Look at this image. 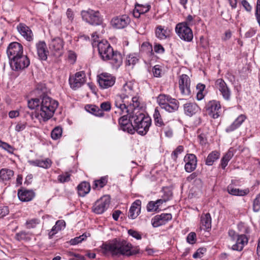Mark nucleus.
<instances>
[{
  "label": "nucleus",
  "mask_w": 260,
  "mask_h": 260,
  "mask_svg": "<svg viewBox=\"0 0 260 260\" xmlns=\"http://www.w3.org/2000/svg\"><path fill=\"white\" fill-rule=\"evenodd\" d=\"M183 109L185 114L191 117L198 111L199 108L194 103H187L184 104Z\"/></svg>",
  "instance_id": "nucleus-29"
},
{
  "label": "nucleus",
  "mask_w": 260,
  "mask_h": 260,
  "mask_svg": "<svg viewBox=\"0 0 260 260\" xmlns=\"http://www.w3.org/2000/svg\"><path fill=\"white\" fill-rule=\"evenodd\" d=\"M161 69L159 68V65H155L152 69V72L154 76L156 77L160 76Z\"/></svg>",
  "instance_id": "nucleus-62"
},
{
  "label": "nucleus",
  "mask_w": 260,
  "mask_h": 260,
  "mask_svg": "<svg viewBox=\"0 0 260 260\" xmlns=\"http://www.w3.org/2000/svg\"><path fill=\"white\" fill-rule=\"evenodd\" d=\"M150 7V6L149 5H143L136 4L133 12L134 16L136 18H139L141 14H143L148 12Z\"/></svg>",
  "instance_id": "nucleus-32"
},
{
  "label": "nucleus",
  "mask_w": 260,
  "mask_h": 260,
  "mask_svg": "<svg viewBox=\"0 0 260 260\" xmlns=\"http://www.w3.org/2000/svg\"><path fill=\"white\" fill-rule=\"evenodd\" d=\"M246 118V117L245 115H240L230 125L225 128V132L230 133L237 129L241 125Z\"/></svg>",
  "instance_id": "nucleus-28"
},
{
  "label": "nucleus",
  "mask_w": 260,
  "mask_h": 260,
  "mask_svg": "<svg viewBox=\"0 0 260 260\" xmlns=\"http://www.w3.org/2000/svg\"><path fill=\"white\" fill-rule=\"evenodd\" d=\"M155 35L160 40H165L170 35V30L168 28H165L161 25H158L156 27Z\"/></svg>",
  "instance_id": "nucleus-31"
},
{
  "label": "nucleus",
  "mask_w": 260,
  "mask_h": 260,
  "mask_svg": "<svg viewBox=\"0 0 260 260\" xmlns=\"http://www.w3.org/2000/svg\"><path fill=\"white\" fill-rule=\"evenodd\" d=\"M229 236L232 242H236V243L232 246L233 250L241 251L245 244H247L248 239L244 235H239L237 234L235 231L230 230L228 232Z\"/></svg>",
  "instance_id": "nucleus-9"
},
{
  "label": "nucleus",
  "mask_w": 260,
  "mask_h": 260,
  "mask_svg": "<svg viewBox=\"0 0 260 260\" xmlns=\"http://www.w3.org/2000/svg\"><path fill=\"white\" fill-rule=\"evenodd\" d=\"M87 236L86 234H83L82 235H80L78 237H76L73 239H72L70 241V243L71 245H77L81 242H82L83 241H84L87 238Z\"/></svg>",
  "instance_id": "nucleus-45"
},
{
  "label": "nucleus",
  "mask_w": 260,
  "mask_h": 260,
  "mask_svg": "<svg viewBox=\"0 0 260 260\" xmlns=\"http://www.w3.org/2000/svg\"><path fill=\"white\" fill-rule=\"evenodd\" d=\"M206 249L205 248H200L197 251L193 254V257L194 258H197L202 257L203 254L206 252Z\"/></svg>",
  "instance_id": "nucleus-55"
},
{
  "label": "nucleus",
  "mask_w": 260,
  "mask_h": 260,
  "mask_svg": "<svg viewBox=\"0 0 260 260\" xmlns=\"http://www.w3.org/2000/svg\"><path fill=\"white\" fill-rule=\"evenodd\" d=\"M17 29L20 34L27 41H31L33 40V34L30 28L26 24L20 23L17 26Z\"/></svg>",
  "instance_id": "nucleus-25"
},
{
  "label": "nucleus",
  "mask_w": 260,
  "mask_h": 260,
  "mask_svg": "<svg viewBox=\"0 0 260 260\" xmlns=\"http://www.w3.org/2000/svg\"><path fill=\"white\" fill-rule=\"evenodd\" d=\"M190 80L186 74H182L179 80V87L181 94L184 96H189L191 94Z\"/></svg>",
  "instance_id": "nucleus-19"
},
{
  "label": "nucleus",
  "mask_w": 260,
  "mask_h": 260,
  "mask_svg": "<svg viewBox=\"0 0 260 260\" xmlns=\"http://www.w3.org/2000/svg\"><path fill=\"white\" fill-rule=\"evenodd\" d=\"M108 179L106 176L102 177L100 179L95 180L94 186L95 188L101 189L105 186L107 183Z\"/></svg>",
  "instance_id": "nucleus-44"
},
{
  "label": "nucleus",
  "mask_w": 260,
  "mask_h": 260,
  "mask_svg": "<svg viewBox=\"0 0 260 260\" xmlns=\"http://www.w3.org/2000/svg\"><path fill=\"white\" fill-rule=\"evenodd\" d=\"M154 50L157 53L162 54L165 52V49L160 44H155L154 46Z\"/></svg>",
  "instance_id": "nucleus-61"
},
{
  "label": "nucleus",
  "mask_w": 260,
  "mask_h": 260,
  "mask_svg": "<svg viewBox=\"0 0 260 260\" xmlns=\"http://www.w3.org/2000/svg\"><path fill=\"white\" fill-rule=\"evenodd\" d=\"M215 85L223 99L226 101H230L231 91L225 81L222 79H218L215 81Z\"/></svg>",
  "instance_id": "nucleus-18"
},
{
  "label": "nucleus",
  "mask_w": 260,
  "mask_h": 260,
  "mask_svg": "<svg viewBox=\"0 0 260 260\" xmlns=\"http://www.w3.org/2000/svg\"><path fill=\"white\" fill-rule=\"evenodd\" d=\"M28 162L31 166L39 167L44 169L49 168L52 164L51 160L49 158H46L45 160H30L28 161Z\"/></svg>",
  "instance_id": "nucleus-30"
},
{
  "label": "nucleus",
  "mask_w": 260,
  "mask_h": 260,
  "mask_svg": "<svg viewBox=\"0 0 260 260\" xmlns=\"http://www.w3.org/2000/svg\"><path fill=\"white\" fill-rule=\"evenodd\" d=\"M55 225L57 227V230L61 231L65 228L66 222L63 220H59L56 222Z\"/></svg>",
  "instance_id": "nucleus-63"
},
{
  "label": "nucleus",
  "mask_w": 260,
  "mask_h": 260,
  "mask_svg": "<svg viewBox=\"0 0 260 260\" xmlns=\"http://www.w3.org/2000/svg\"><path fill=\"white\" fill-rule=\"evenodd\" d=\"M220 153L217 151H213L208 155L206 159V165L211 166L214 162L219 158Z\"/></svg>",
  "instance_id": "nucleus-37"
},
{
  "label": "nucleus",
  "mask_w": 260,
  "mask_h": 260,
  "mask_svg": "<svg viewBox=\"0 0 260 260\" xmlns=\"http://www.w3.org/2000/svg\"><path fill=\"white\" fill-rule=\"evenodd\" d=\"M40 220L37 218H34L26 221V226L27 229L35 228L40 223Z\"/></svg>",
  "instance_id": "nucleus-49"
},
{
  "label": "nucleus",
  "mask_w": 260,
  "mask_h": 260,
  "mask_svg": "<svg viewBox=\"0 0 260 260\" xmlns=\"http://www.w3.org/2000/svg\"><path fill=\"white\" fill-rule=\"evenodd\" d=\"M240 4L247 12H251L252 7L247 0H240Z\"/></svg>",
  "instance_id": "nucleus-52"
},
{
  "label": "nucleus",
  "mask_w": 260,
  "mask_h": 260,
  "mask_svg": "<svg viewBox=\"0 0 260 260\" xmlns=\"http://www.w3.org/2000/svg\"><path fill=\"white\" fill-rule=\"evenodd\" d=\"M198 138L197 140L201 145H205L207 144V132H203L202 129H200L198 131Z\"/></svg>",
  "instance_id": "nucleus-40"
},
{
  "label": "nucleus",
  "mask_w": 260,
  "mask_h": 260,
  "mask_svg": "<svg viewBox=\"0 0 260 260\" xmlns=\"http://www.w3.org/2000/svg\"><path fill=\"white\" fill-rule=\"evenodd\" d=\"M7 53L9 61H12L23 54V46L18 42H12L7 48Z\"/></svg>",
  "instance_id": "nucleus-15"
},
{
  "label": "nucleus",
  "mask_w": 260,
  "mask_h": 260,
  "mask_svg": "<svg viewBox=\"0 0 260 260\" xmlns=\"http://www.w3.org/2000/svg\"><path fill=\"white\" fill-rule=\"evenodd\" d=\"M141 201L136 200L132 205L128 212V217L132 219H135L141 211Z\"/></svg>",
  "instance_id": "nucleus-26"
},
{
  "label": "nucleus",
  "mask_w": 260,
  "mask_h": 260,
  "mask_svg": "<svg viewBox=\"0 0 260 260\" xmlns=\"http://www.w3.org/2000/svg\"><path fill=\"white\" fill-rule=\"evenodd\" d=\"M9 212V208L7 206L0 207V218H3Z\"/></svg>",
  "instance_id": "nucleus-60"
},
{
  "label": "nucleus",
  "mask_w": 260,
  "mask_h": 260,
  "mask_svg": "<svg viewBox=\"0 0 260 260\" xmlns=\"http://www.w3.org/2000/svg\"><path fill=\"white\" fill-rule=\"evenodd\" d=\"M64 42L60 37L52 38L49 43V47L51 50L61 54L63 48Z\"/></svg>",
  "instance_id": "nucleus-23"
},
{
  "label": "nucleus",
  "mask_w": 260,
  "mask_h": 260,
  "mask_svg": "<svg viewBox=\"0 0 260 260\" xmlns=\"http://www.w3.org/2000/svg\"><path fill=\"white\" fill-rule=\"evenodd\" d=\"M172 216L171 213H162L155 216L151 219V223L153 227L156 228L165 224L168 221L171 220Z\"/></svg>",
  "instance_id": "nucleus-21"
},
{
  "label": "nucleus",
  "mask_w": 260,
  "mask_h": 260,
  "mask_svg": "<svg viewBox=\"0 0 260 260\" xmlns=\"http://www.w3.org/2000/svg\"><path fill=\"white\" fill-rule=\"evenodd\" d=\"M30 64L27 55L23 54L10 61V67L13 71H18L26 68Z\"/></svg>",
  "instance_id": "nucleus-10"
},
{
  "label": "nucleus",
  "mask_w": 260,
  "mask_h": 260,
  "mask_svg": "<svg viewBox=\"0 0 260 260\" xmlns=\"http://www.w3.org/2000/svg\"><path fill=\"white\" fill-rule=\"evenodd\" d=\"M172 197V192L169 189L164 190V195L162 196L163 199L166 202L170 200Z\"/></svg>",
  "instance_id": "nucleus-59"
},
{
  "label": "nucleus",
  "mask_w": 260,
  "mask_h": 260,
  "mask_svg": "<svg viewBox=\"0 0 260 260\" xmlns=\"http://www.w3.org/2000/svg\"><path fill=\"white\" fill-rule=\"evenodd\" d=\"M111 108V104L109 102H105L101 104L100 110H102L103 112H104V111H109Z\"/></svg>",
  "instance_id": "nucleus-54"
},
{
  "label": "nucleus",
  "mask_w": 260,
  "mask_h": 260,
  "mask_svg": "<svg viewBox=\"0 0 260 260\" xmlns=\"http://www.w3.org/2000/svg\"><path fill=\"white\" fill-rule=\"evenodd\" d=\"M35 193L32 190L25 189H19L18 191V197L19 200L22 202H28L32 200Z\"/></svg>",
  "instance_id": "nucleus-27"
},
{
  "label": "nucleus",
  "mask_w": 260,
  "mask_h": 260,
  "mask_svg": "<svg viewBox=\"0 0 260 260\" xmlns=\"http://www.w3.org/2000/svg\"><path fill=\"white\" fill-rule=\"evenodd\" d=\"M148 212H157L158 211V205L154 201H150L147 205Z\"/></svg>",
  "instance_id": "nucleus-51"
},
{
  "label": "nucleus",
  "mask_w": 260,
  "mask_h": 260,
  "mask_svg": "<svg viewBox=\"0 0 260 260\" xmlns=\"http://www.w3.org/2000/svg\"><path fill=\"white\" fill-rule=\"evenodd\" d=\"M135 94L134 83L132 82H126L121 90V93L115 97V106L117 108H125L128 100Z\"/></svg>",
  "instance_id": "nucleus-5"
},
{
  "label": "nucleus",
  "mask_w": 260,
  "mask_h": 260,
  "mask_svg": "<svg viewBox=\"0 0 260 260\" xmlns=\"http://www.w3.org/2000/svg\"><path fill=\"white\" fill-rule=\"evenodd\" d=\"M184 161L185 162L184 169L186 172L190 173L196 169L197 165V159L194 154H186L184 158Z\"/></svg>",
  "instance_id": "nucleus-22"
},
{
  "label": "nucleus",
  "mask_w": 260,
  "mask_h": 260,
  "mask_svg": "<svg viewBox=\"0 0 260 260\" xmlns=\"http://www.w3.org/2000/svg\"><path fill=\"white\" fill-rule=\"evenodd\" d=\"M125 106V108H117V110L115 111V113H119V114L123 113L124 112L129 113V112H133L136 109L137 111H140V101L139 98L134 96L130 97L128 100L127 104H126Z\"/></svg>",
  "instance_id": "nucleus-12"
},
{
  "label": "nucleus",
  "mask_w": 260,
  "mask_h": 260,
  "mask_svg": "<svg viewBox=\"0 0 260 260\" xmlns=\"http://www.w3.org/2000/svg\"><path fill=\"white\" fill-rule=\"evenodd\" d=\"M183 151V147H177V148L172 152L171 154L172 158L176 160L179 154Z\"/></svg>",
  "instance_id": "nucleus-56"
},
{
  "label": "nucleus",
  "mask_w": 260,
  "mask_h": 260,
  "mask_svg": "<svg viewBox=\"0 0 260 260\" xmlns=\"http://www.w3.org/2000/svg\"><path fill=\"white\" fill-rule=\"evenodd\" d=\"M234 154L232 151H229L222 158L221 160V166L223 169L227 166L229 161L233 156Z\"/></svg>",
  "instance_id": "nucleus-42"
},
{
  "label": "nucleus",
  "mask_w": 260,
  "mask_h": 260,
  "mask_svg": "<svg viewBox=\"0 0 260 260\" xmlns=\"http://www.w3.org/2000/svg\"><path fill=\"white\" fill-rule=\"evenodd\" d=\"M71 88L73 90L81 87L85 82V74L83 71L77 72L74 75L70 76L69 79Z\"/></svg>",
  "instance_id": "nucleus-13"
},
{
  "label": "nucleus",
  "mask_w": 260,
  "mask_h": 260,
  "mask_svg": "<svg viewBox=\"0 0 260 260\" xmlns=\"http://www.w3.org/2000/svg\"><path fill=\"white\" fill-rule=\"evenodd\" d=\"M62 130L61 127L57 126L55 127L52 131L51 134V137L54 140L59 139L62 135Z\"/></svg>",
  "instance_id": "nucleus-46"
},
{
  "label": "nucleus",
  "mask_w": 260,
  "mask_h": 260,
  "mask_svg": "<svg viewBox=\"0 0 260 260\" xmlns=\"http://www.w3.org/2000/svg\"><path fill=\"white\" fill-rule=\"evenodd\" d=\"M110 203L109 197L105 196L95 202L92 207V211L96 214H102L108 208Z\"/></svg>",
  "instance_id": "nucleus-14"
},
{
  "label": "nucleus",
  "mask_w": 260,
  "mask_h": 260,
  "mask_svg": "<svg viewBox=\"0 0 260 260\" xmlns=\"http://www.w3.org/2000/svg\"><path fill=\"white\" fill-rule=\"evenodd\" d=\"M36 47L39 59L42 60H46L49 51L47 49L46 43L43 41H39L36 44Z\"/></svg>",
  "instance_id": "nucleus-24"
},
{
  "label": "nucleus",
  "mask_w": 260,
  "mask_h": 260,
  "mask_svg": "<svg viewBox=\"0 0 260 260\" xmlns=\"http://www.w3.org/2000/svg\"><path fill=\"white\" fill-rule=\"evenodd\" d=\"M14 175V172L10 169H3L0 171V178L3 181H7Z\"/></svg>",
  "instance_id": "nucleus-38"
},
{
  "label": "nucleus",
  "mask_w": 260,
  "mask_h": 260,
  "mask_svg": "<svg viewBox=\"0 0 260 260\" xmlns=\"http://www.w3.org/2000/svg\"><path fill=\"white\" fill-rule=\"evenodd\" d=\"M127 113L119 119V124L122 131L132 134L135 133L133 120L131 117L133 114L132 112Z\"/></svg>",
  "instance_id": "nucleus-11"
},
{
  "label": "nucleus",
  "mask_w": 260,
  "mask_h": 260,
  "mask_svg": "<svg viewBox=\"0 0 260 260\" xmlns=\"http://www.w3.org/2000/svg\"><path fill=\"white\" fill-rule=\"evenodd\" d=\"M187 242L190 244H193L196 241V234L194 232L190 233L187 236L186 238Z\"/></svg>",
  "instance_id": "nucleus-53"
},
{
  "label": "nucleus",
  "mask_w": 260,
  "mask_h": 260,
  "mask_svg": "<svg viewBox=\"0 0 260 260\" xmlns=\"http://www.w3.org/2000/svg\"><path fill=\"white\" fill-rule=\"evenodd\" d=\"M71 174L69 172H66L58 176L57 180L59 182L63 183L70 181Z\"/></svg>",
  "instance_id": "nucleus-47"
},
{
  "label": "nucleus",
  "mask_w": 260,
  "mask_h": 260,
  "mask_svg": "<svg viewBox=\"0 0 260 260\" xmlns=\"http://www.w3.org/2000/svg\"><path fill=\"white\" fill-rule=\"evenodd\" d=\"M16 238L18 241L29 240L30 239L28 233L25 231H21L17 233Z\"/></svg>",
  "instance_id": "nucleus-48"
},
{
  "label": "nucleus",
  "mask_w": 260,
  "mask_h": 260,
  "mask_svg": "<svg viewBox=\"0 0 260 260\" xmlns=\"http://www.w3.org/2000/svg\"><path fill=\"white\" fill-rule=\"evenodd\" d=\"M227 190L230 194L233 196H244L247 195L249 192V190L248 188H246L243 190L240 189L239 188L234 187L232 185H229L228 186Z\"/></svg>",
  "instance_id": "nucleus-33"
},
{
  "label": "nucleus",
  "mask_w": 260,
  "mask_h": 260,
  "mask_svg": "<svg viewBox=\"0 0 260 260\" xmlns=\"http://www.w3.org/2000/svg\"><path fill=\"white\" fill-rule=\"evenodd\" d=\"M41 102V95L39 98H32L27 101L28 107L30 109H35L37 107L40 108Z\"/></svg>",
  "instance_id": "nucleus-41"
},
{
  "label": "nucleus",
  "mask_w": 260,
  "mask_h": 260,
  "mask_svg": "<svg viewBox=\"0 0 260 260\" xmlns=\"http://www.w3.org/2000/svg\"><path fill=\"white\" fill-rule=\"evenodd\" d=\"M128 234L137 240H140L142 238V236L139 232L132 229L128 231Z\"/></svg>",
  "instance_id": "nucleus-58"
},
{
  "label": "nucleus",
  "mask_w": 260,
  "mask_h": 260,
  "mask_svg": "<svg viewBox=\"0 0 260 260\" xmlns=\"http://www.w3.org/2000/svg\"><path fill=\"white\" fill-rule=\"evenodd\" d=\"M82 19L92 25H100L103 23V18L99 11L89 9L81 12Z\"/></svg>",
  "instance_id": "nucleus-7"
},
{
  "label": "nucleus",
  "mask_w": 260,
  "mask_h": 260,
  "mask_svg": "<svg viewBox=\"0 0 260 260\" xmlns=\"http://www.w3.org/2000/svg\"><path fill=\"white\" fill-rule=\"evenodd\" d=\"M99 53L102 60L109 61L113 68L117 69L122 63V56L117 51H114L113 48L107 41H102L98 45Z\"/></svg>",
  "instance_id": "nucleus-3"
},
{
  "label": "nucleus",
  "mask_w": 260,
  "mask_h": 260,
  "mask_svg": "<svg viewBox=\"0 0 260 260\" xmlns=\"http://www.w3.org/2000/svg\"><path fill=\"white\" fill-rule=\"evenodd\" d=\"M132 114L131 117L133 120L135 132L136 131L142 136L146 135L151 124V118L137 109L132 112Z\"/></svg>",
  "instance_id": "nucleus-4"
},
{
  "label": "nucleus",
  "mask_w": 260,
  "mask_h": 260,
  "mask_svg": "<svg viewBox=\"0 0 260 260\" xmlns=\"http://www.w3.org/2000/svg\"><path fill=\"white\" fill-rule=\"evenodd\" d=\"M58 231H59V230H57V227L54 225L48 234L49 238L51 239Z\"/></svg>",
  "instance_id": "nucleus-64"
},
{
  "label": "nucleus",
  "mask_w": 260,
  "mask_h": 260,
  "mask_svg": "<svg viewBox=\"0 0 260 260\" xmlns=\"http://www.w3.org/2000/svg\"><path fill=\"white\" fill-rule=\"evenodd\" d=\"M154 121L155 125L158 126H161L164 125V122L161 118L160 113L157 109L156 108L153 114Z\"/></svg>",
  "instance_id": "nucleus-43"
},
{
  "label": "nucleus",
  "mask_w": 260,
  "mask_h": 260,
  "mask_svg": "<svg viewBox=\"0 0 260 260\" xmlns=\"http://www.w3.org/2000/svg\"><path fill=\"white\" fill-rule=\"evenodd\" d=\"M205 108L207 114L213 118H217L219 116L221 105L219 101H210L206 104Z\"/></svg>",
  "instance_id": "nucleus-16"
},
{
  "label": "nucleus",
  "mask_w": 260,
  "mask_h": 260,
  "mask_svg": "<svg viewBox=\"0 0 260 260\" xmlns=\"http://www.w3.org/2000/svg\"><path fill=\"white\" fill-rule=\"evenodd\" d=\"M132 244L124 240L114 239L109 242L104 243L101 248L104 254L110 253L112 256L127 255L134 254L132 252Z\"/></svg>",
  "instance_id": "nucleus-2"
},
{
  "label": "nucleus",
  "mask_w": 260,
  "mask_h": 260,
  "mask_svg": "<svg viewBox=\"0 0 260 260\" xmlns=\"http://www.w3.org/2000/svg\"><path fill=\"white\" fill-rule=\"evenodd\" d=\"M175 31L179 37L184 41L190 42L193 39L192 31L186 22L177 24Z\"/></svg>",
  "instance_id": "nucleus-8"
},
{
  "label": "nucleus",
  "mask_w": 260,
  "mask_h": 260,
  "mask_svg": "<svg viewBox=\"0 0 260 260\" xmlns=\"http://www.w3.org/2000/svg\"><path fill=\"white\" fill-rule=\"evenodd\" d=\"M78 194L81 197L85 196L90 190V186L89 183L84 181L78 185Z\"/></svg>",
  "instance_id": "nucleus-35"
},
{
  "label": "nucleus",
  "mask_w": 260,
  "mask_h": 260,
  "mask_svg": "<svg viewBox=\"0 0 260 260\" xmlns=\"http://www.w3.org/2000/svg\"><path fill=\"white\" fill-rule=\"evenodd\" d=\"M26 126V122H19L15 126V129L16 131L19 132L23 131Z\"/></svg>",
  "instance_id": "nucleus-57"
},
{
  "label": "nucleus",
  "mask_w": 260,
  "mask_h": 260,
  "mask_svg": "<svg viewBox=\"0 0 260 260\" xmlns=\"http://www.w3.org/2000/svg\"><path fill=\"white\" fill-rule=\"evenodd\" d=\"M139 60V56L136 53H131L126 56V66H134Z\"/></svg>",
  "instance_id": "nucleus-39"
},
{
  "label": "nucleus",
  "mask_w": 260,
  "mask_h": 260,
  "mask_svg": "<svg viewBox=\"0 0 260 260\" xmlns=\"http://www.w3.org/2000/svg\"><path fill=\"white\" fill-rule=\"evenodd\" d=\"M130 22L129 18L126 15L116 16L113 18L111 24L116 29H122L125 27Z\"/></svg>",
  "instance_id": "nucleus-20"
},
{
  "label": "nucleus",
  "mask_w": 260,
  "mask_h": 260,
  "mask_svg": "<svg viewBox=\"0 0 260 260\" xmlns=\"http://www.w3.org/2000/svg\"><path fill=\"white\" fill-rule=\"evenodd\" d=\"M58 106V102L47 95H41L40 108L37 111L32 112L30 117L32 120L37 119L40 122H46L51 119Z\"/></svg>",
  "instance_id": "nucleus-1"
},
{
  "label": "nucleus",
  "mask_w": 260,
  "mask_h": 260,
  "mask_svg": "<svg viewBox=\"0 0 260 260\" xmlns=\"http://www.w3.org/2000/svg\"><path fill=\"white\" fill-rule=\"evenodd\" d=\"M115 77L108 73H102L98 76V81L102 89H107L113 86L115 83Z\"/></svg>",
  "instance_id": "nucleus-17"
},
{
  "label": "nucleus",
  "mask_w": 260,
  "mask_h": 260,
  "mask_svg": "<svg viewBox=\"0 0 260 260\" xmlns=\"http://www.w3.org/2000/svg\"><path fill=\"white\" fill-rule=\"evenodd\" d=\"M85 108L87 112L96 116L103 117L104 116V113L102 112V110L95 105H87Z\"/></svg>",
  "instance_id": "nucleus-36"
},
{
  "label": "nucleus",
  "mask_w": 260,
  "mask_h": 260,
  "mask_svg": "<svg viewBox=\"0 0 260 260\" xmlns=\"http://www.w3.org/2000/svg\"><path fill=\"white\" fill-rule=\"evenodd\" d=\"M253 210L257 212L260 210V193L258 194L253 202Z\"/></svg>",
  "instance_id": "nucleus-50"
},
{
  "label": "nucleus",
  "mask_w": 260,
  "mask_h": 260,
  "mask_svg": "<svg viewBox=\"0 0 260 260\" xmlns=\"http://www.w3.org/2000/svg\"><path fill=\"white\" fill-rule=\"evenodd\" d=\"M157 102L162 109L169 113L177 111L179 107V102L169 95L159 94L157 97Z\"/></svg>",
  "instance_id": "nucleus-6"
},
{
  "label": "nucleus",
  "mask_w": 260,
  "mask_h": 260,
  "mask_svg": "<svg viewBox=\"0 0 260 260\" xmlns=\"http://www.w3.org/2000/svg\"><path fill=\"white\" fill-rule=\"evenodd\" d=\"M201 223L204 230L211 229V217L210 213L203 214L201 215Z\"/></svg>",
  "instance_id": "nucleus-34"
}]
</instances>
